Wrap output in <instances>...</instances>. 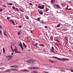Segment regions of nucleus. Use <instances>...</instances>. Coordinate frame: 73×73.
<instances>
[{
	"label": "nucleus",
	"mask_w": 73,
	"mask_h": 73,
	"mask_svg": "<svg viewBox=\"0 0 73 73\" xmlns=\"http://www.w3.org/2000/svg\"><path fill=\"white\" fill-rule=\"evenodd\" d=\"M27 62L29 63L30 64H35L36 62V61L35 60H33L32 59H31L29 60H27Z\"/></svg>",
	"instance_id": "obj_2"
},
{
	"label": "nucleus",
	"mask_w": 73,
	"mask_h": 73,
	"mask_svg": "<svg viewBox=\"0 0 73 73\" xmlns=\"http://www.w3.org/2000/svg\"><path fill=\"white\" fill-rule=\"evenodd\" d=\"M13 70H15V71H18V70H19L17 69H14V68L13 69Z\"/></svg>",
	"instance_id": "obj_17"
},
{
	"label": "nucleus",
	"mask_w": 73,
	"mask_h": 73,
	"mask_svg": "<svg viewBox=\"0 0 73 73\" xmlns=\"http://www.w3.org/2000/svg\"><path fill=\"white\" fill-rule=\"evenodd\" d=\"M18 33V35H20V33H20V32H18L17 33Z\"/></svg>",
	"instance_id": "obj_33"
},
{
	"label": "nucleus",
	"mask_w": 73,
	"mask_h": 73,
	"mask_svg": "<svg viewBox=\"0 0 73 73\" xmlns=\"http://www.w3.org/2000/svg\"><path fill=\"white\" fill-rule=\"evenodd\" d=\"M13 52H14V50H13H13H12Z\"/></svg>",
	"instance_id": "obj_52"
},
{
	"label": "nucleus",
	"mask_w": 73,
	"mask_h": 73,
	"mask_svg": "<svg viewBox=\"0 0 73 73\" xmlns=\"http://www.w3.org/2000/svg\"><path fill=\"white\" fill-rule=\"evenodd\" d=\"M44 28H48V26H44Z\"/></svg>",
	"instance_id": "obj_38"
},
{
	"label": "nucleus",
	"mask_w": 73,
	"mask_h": 73,
	"mask_svg": "<svg viewBox=\"0 0 73 73\" xmlns=\"http://www.w3.org/2000/svg\"><path fill=\"white\" fill-rule=\"evenodd\" d=\"M19 45L20 46L22 49V50H24V47L23 45H22V44H21V42H20V43L19 44Z\"/></svg>",
	"instance_id": "obj_4"
},
{
	"label": "nucleus",
	"mask_w": 73,
	"mask_h": 73,
	"mask_svg": "<svg viewBox=\"0 0 73 73\" xmlns=\"http://www.w3.org/2000/svg\"><path fill=\"white\" fill-rule=\"evenodd\" d=\"M67 40V42H68V39H66Z\"/></svg>",
	"instance_id": "obj_51"
},
{
	"label": "nucleus",
	"mask_w": 73,
	"mask_h": 73,
	"mask_svg": "<svg viewBox=\"0 0 73 73\" xmlns=\"http://www.w3.org/2000/svg\"><path fill=\"white\" fill-rule=\"evenodd\" d=\"M68 11H71V10H72V9L69 8L68 9Z\"/></svg>",
	"instance_id": "obj_36"
},
{
	"label": "nucleus",
	"mask_w": 73,
	"mask_h": 73,
	"mask_svg": "<svg viewBox=\"0 0 73 73\" xmlns=\"http://www.w3.org/2000/svg\"><path fill=\"white\" fill-rule=\"evenodd\" d=\"M0 35H3V32L2 31L0 30Z\"/></svg>",
	"instance_id": "obj_16"
},
{
	"label": "nucleus",
	"mask_w": 73,
	"mask_h": 73,
	"mask_svg": "<svg viewBox=\"0 0 73 73\" xmlns=\"http://www.w3.org/2000/svg\"><path fill=\"white\" fill-rule=\"evenodd\" d=\"M2 28V26L1 25H0V29H1Z\"/></svg>",
	"instance_id": "obj_42"
},
{
	"label": "nucleus",
	"mask_w": 73,
	"mask_h": 73,
	"mask_svg": "<svg viewBox=\"0 0 73 73\" xmlns=\"http://www.w3.org/2000/svg\"><path fill=\"white\" fill-rule=\"evenodd\" d=\"M9 21L12 22L13 24H14L15 25H16V24H15V23L14 22V21H13V20H9Z\"/></svg>",
	"instance_id": "obj_11"
},
{
	"label": "nucleus",
	"mask_w": 73,
	"mask_h": 73,
	"mask_svg": "<svg viewBox=\"0 0 73 73\" xmlns=\"http://www.w3.org/2000/svg\"><path fill=\"white\" fill-rule=\"evenodd\" d=\"M71 72H73V70H72L71 71Z\"/></svg>",
	"instance_id": "obj_56"
},
{
	"label": "nucleus",
	"mask_w": 73,
	"mask_h": 73,
	"mask_svg": "<svg viewBox=\"0 0 73 73\" xmlns=\"http://www.w3.org/2000/svg\"><path fill=\"white\" fill-rule=\"evenodd\" d=\"M7 19H8V20H9V19H10V18L9 17H7Z\"/></svg>",
	"instance_id": "obj_37"
},
{
	"label": "nucleus",
	"mask_w": 73,
	"mask_h": 73,
	"mask_svg": "<svg viewBox=\"0 0 73 73\" xmlns=\"http://www.w3.org/2000/svg\"><path fill=\"white\" fill-rule=\"evenodd\" d=\"M26 19H29V17L28 16H26Z\"/></svg>",
	"instance_id": "obj_28"
},
{
	"label": "nucleus",
	"mask_w": 73,
	"mask_h": 73,
	"mask_svg": "<svg viewBox=\"0 0 73 73\" xmlns=\"http://www.w3.org/2000/svg\"><path fill=\"white\" fill-rule=\"evenodd\" d=\"M8 5H12V3H9Z\"/></svg>",
	"instance_id": "obj_26"
},
{
	"label": "nucleus",
	"mask_w": 73,
	"mask_h": 73,
	"mask_svg": "<svg viewBox=\"0 0 73 73\" xmlns=\"http://www.w3.org/2000/svg\"><path fill=\"white\" fill-rule=\"evenodd\" d=\"M1 54V53H0V55Z\"/></svg>",
	"instance_id": "obj_62"
},
{
	"label": "nucleus",
	"mask_w": 73,
	"mask_h": 73,
	"mask_svg": "<svg viewBox=\"0 0 73 73\" xmlns=\"http://www.w3.org/2000/svg\"><path fill=\"white\" fill-rule=\"evenodd\" d=\"M2 11H3V9H0V12H2Z\"/></svg>",
	"instance_id": "obj_24"
},
{
	"label": "nucleus",
	"mask_w": 73,
	"mask_h": 73,
	"mask_svg": "<svg viewBox=\"0 0 73 73\" xmlns=\"http://www.w3.org/2000/svg\"><path fill=\"white\" fill-rule=\"evenodd\" d=\"M36 5V6H38V5H37V4H36V5Z\"/></svg>",
	"instance_id": "obj_57"
},
{
	"label": "nucleus",
	"mask_w": 73,
	"mask_h": 73,
	"mask_svg": "<svg viewBox=\"0 0 73 73\" xmlns=\"http://www.w3.org/2000/svg\"><path fill=\"white\" fill-rule=\"evenodd\" d=\"M3 53H5V48H3Z\"/></svg>",
	"instance_id": "obj_18"
},
{
	"label": "nucleus",
	"mask_w": 73,
	"mask_h": 73,
	"mask_svg": "<svg viewBox=\"0 0 73 73\" xmlns=\"http://www.w3.org/2000/svg\"><path fill=\"white\" fill-rule=\"evenodd\" d=\"M3 34L5 35V36H7V35L6 34V31H4Z\"/></svg>",
	"instance_id": "obj_13"
},
{
	"label": "nucleus",
	"mask_w": 73,
	"mask_h": 73,
	"mask_svg": "<svg viewBox=\"0 0 73 73\" xmlns=\"http://www.w3.org/2000/svg\"><path fill=\"white\" fill-rule=\"evenodd\" d=\"M11 54H13V53H12Z\"/></svg>",
	"instance_id": "obj_60"
},
{
	"label": "nucleus",
	"mask_w": 73,
	"mask_h": 73,
	"mask_svg": "<svg viewBox=\"0 0 73 73\" xmlns=\"http://www.w3.org/2000/svg\"><path fill=\"white\" fill-rule=\"evenodd\" d=\"M67 30L68 29H64V31H67Z\"/></svg>",
	"instance_id": "obj_49"
},
{
	"label": "nucleus",
	"mask_w": 73,
	"mask_h": 73,
	"mask_svg": "<svg viewBox=\"0 0 73 73\" xmlns=\"http://www.w3.org/2000/svg\"><path fill=\"white\" fill-rule=\"evenodd\" d=\"M56 41H57V42H59V41H58V40H56Z\"/></svg>",
	"instance_id": "obj_55"
},
{
	"label": "nucleus",
	"mask_w": 73,
	"mask_h": 73,
	"mask_svg": "<svg viewBox=\"0 0 73 73\" xmlns=\"http://www.w3.org/2000/svg\"><path fill=\"white\" fill-rule=\"evenodd\" d=\"M14 68H17V69H19V68L17 66H16V67H15Z\"/></svg>",
	"instance_id": "obj_41"
},
{
	"label": "nucleus",
	"mask_w": 73,
	"mask_h": 73,
	"mask_svg": "<svg viewBox=\"0 0 73 73\" xmlns=\"http://www.w3.org/2000/svg\"><path fill=\"white\" fill-rule=\"evenodd\" d=\"M55 5L56 7L58 8H60V7L59 6V5L57 4H55Z\"/></svg>",
	"instance_id": "obj_10"
},
{
	"label": "nucleus",
	"mask_w": 73,
	"mask_h": 73,
	"mask_svg": "<svg viewBox=\"0 0 73 73\" xmlns=\"http://www.w3.org/2000/svg\"><path fill=\"white\" fill-rule=\"evenodd\" d=\"M55 0H51L50 1V2L51 3H52V4H53L54 3H55Z\"/></svg>",
	"instance_id": "obj_9"
},
{
	"label": "nucleus",
	"mask_w": 73,
	"mask_h": 73,
	"mask_svg": "<svg viewBox=\"0 0 73 73\" xmlns=\"http://www.w3.org/2000/svg\"><path fill=\"white\" fill-rule=\"evenodd\" d=\"M32 67H31V68H30V69H32Z\"/></svg>",
	"instance_id": "obj_61"
},
{
	"label": "nucleus",
	"mask_w": 73,
	"mask_h": 73,
	"mask_svg": "<svg viewBox=\"0 0 73 73\" xmlns=\"http://www.w3.org/2000/svg\"><path fill=\"white\" fill-rule=\"evenodd\" d=\"M30 5H31V6H32L33 5L31 3H30Z\"/></svg>",
	"instance_id": "obj_40"
},
{
	"label": "nucleus",
	"mask_w": 73,
	"mask_h": 73,
	"mask_svg": "<svg viewBox=\"0 0 73 73\" xmlns=\"http://www.w3.org/2000/svg\"><path fill=\"white\" fill-rule=\"evenodd\" d=\"M16 9L17 11H19V9H18V8H16Z\"/></svg>",
	"instance_id": "obj_30"
},
{
	"label": "nucleus",
	"mask_w": 73,
	"mask_h": 73,
	"mask_svg": "<svg viewBox=\"0 0 73 73\" xmlns=\"http://www.w3.org/2000/svg\"><path fill=\"white\" fill-rule=\"evenodd\" d=\"M18 26L19 27V28H22V27L21 26H20V25H18Z\"/></svg>",
	"instance_id": "obj_32"
},
{
	"label": "nucleus",
	"mask_w": 73,
	"mask_h": 73,
	"mask_svg": "<svg viewBox=\"0 0 73 73\" xmlns=\"http://www.w3.org/2000/svg\"><path fill=\"white\" fill-rule=\"evenodd\" d=\"M65 39H66V40L68 39V38H67V37H66V36L65 37Z\"/></svg>",
	"instance_id": "obj_44"
},
{
	"label": "nucleus",
	"mask_w": 73,
	"mask_h": 73,
	"mask_svg": "<svg viewBox=\"0 0 73 73\" xmlns=\"http://www.w3.org/2000/svg\"><path fill=\"white\" fill-rule=\"evenodd\" d=\"M61 25H60V24H58L57 25V27H60Z\"/></svg>",
	"instance_id": "obj_22"
},
{
	"label": "nucleus",
	"mask_w": 73,
	"mask_h": 73,
	"mask_svg": "<svg viewBox=\"0 0 73 73\" xmlns=\"http://www.w3.org/2000/svg\"><path fill=\"white\" fill-rule=\"evenodd\" d=\"M6 72H9V69L7 70H6Z\"/></svg>",
	"instance_id": "obj_27"
},
{
	"label": "nucleus",
	"mask_w": 73,
	"mask_h": 73,
	"mask_svg": "<svg viewBox=\"0 0 73 73\" xmlns=\"http://www.w3.org/2000/svg\"><path fill=\"white\" fill-rule=\"evenodd\" d=\"M61 71H62V72H65V71H64L63 70H62Z\"/></svg>",
	"instance_id": "obj_50"
},
{
	"label": "nucleus",
	"mask_w": 73,
	"mask_h": 73,
	"mask_svg": "<svg viewBox=\"0 0 73 73\" xmlns=\"http://www.w3.org/2000/svg\"><path fill=\"white\" fill-rule=\"evenodd\" d=\"M35 45L36 46H37V45H38V43H36L35 44Z\"/></svg>",
	"instance_id": "obj_23"
},
{
	"label": "nucleus",
	"mask_w": 73,
	"mask_h": 73,
	"mask_svg": "<svg viewBox=\"0 0 73 73\" xmlns=\"http://www.w3.org/2000/svg\"><path fill=\"white\" fill-rule=\"evenodd\" d=\"M33 45H34V46H35V44H33Z\"/></svg>",
	"instance_id": "obj_58"
},
{
	"label": "nucleus",
	"mask_w": 73,
	"mask_h": 73,
	"mask_svg": "<svg viewBox=\"0 0 73 73\" xmlns=\"http://www.w3.org/2000/svg\"><path fill=\"white\" fill-rule=\"evenodd\" d=\"M49 61H50V62H52V63L54 62V61H51V60H49Z\"/></svg>",
	"instance_id": "obj_39"
},
{
	"label": "nucleus",
	"mask_w": 73,
	"mask_h": 73,
	"mask_svg": "<svg viewBox=\"0 0 73 73\" xmlns=\"http://www.w3.org/2000/svg\"><path fill=\"white\" fill-rule=\"evenodd\" d=\"M50 50H51V51L53 52V53H54V51L53 50H52L50 49Z\"/></svg>",
	"instance_id": "obj_34"
},
{
	"label": "nucleus",
	"mask_w": 73,
	"mask_h": 73,
	"mask_svg": "<svg viewBox=\"0 0 73 73\" xmlns=\"http://www.w3.org/2000/svg\"><path fill=\"white\" fill-rule=\"evenodd\" d=\"M53 58H54L55 59H57L58 60H60V61H68V60H69V59H67L65 58H58L56 56H53L52 57Z\"/></svg>",
	"instance_id": "obj_1"
},
{
	"label": "nucleus",
	"mask_w": 73,
	"mask_h": 73,
	"mask_svg": "<svg viewBox=\"0 0 73 73\" xmlns=\"http://www.w3.org/2000/svg\"><path fill=\"white\" fill-rule=\"evenodd\" d=\"M38 13H40V15H42V14H43V12H42V10H40V11H39Z\"/></svg>",
	"instance_id": "obj_7"
},
{
	"label": "nucleus",
	"mask_w": 73,
	"mask_h": 73,
	"mask_svg": "<svg viewBox=\"0 0 73 73\" xmlns=\"http://www.w3.org/2000/svg\"><path fill=\"white\" fill-rule=\"evenodd\" d=\"M23 45L24 47L25 48H27V46L25 44L24 42L23 43Z\"/></svg>",
	"instance_id": "obj_8"
},
{
	"label": "nucleus",
	"mask_w": 73,
	"mask_h": 73,
	"mask_svg": "<svg viewBox=\"0 0 73 73\" xmlns=\"http://www.w3.org/2000/svg\"><path fill=\"white\" fill-rule=\"evenodd\" d=\"M8 58L7 60L8 61H10V60L11 59V56H8Z\"/></svg>",
	"instance_id": "obj_6"
},
{
	"label": "nucleus",
	"mask_w": 73,
	"mask_h": 73,
	"mask_svg": "<svg viewBox=\"0 0 73 73\" xmlns=\"http://www.w3.org/2000/svg\"><path fill=\"white\" fill-rule=\"evenodd\" d=\"M41 23H42V24H43V23H44V21H41Z\"/></svg>",
	"instance_id": "obj_46"
},
{
	"label": "nucleus",
	"mask_w": 73,
	"mask_h": 73,
	"mask_svg": "<svg viewBox=\"0 0 73 73\" xmlns=\"http://www.w3.org/2000/svg\"><path fill=\"white\" fill-rule=\"evenodd\" d=\"M49 11V9H46V12H47V11Z\"/></svg>",
	"instance_id": "obj_31"
},
{
	"label": "nucleus",
	"mask_w": 73,
	"mask_h": 73,
	"mask_svg": "<svg viewBox=\"0 0 73 73\" xmlns=\"http://www.w3.org/2000/svg\"><path fill=\"white\" fill-rule=\"evenodd\" d=\"M33 73H37V71H33L32 72Z\"/></svg>",
	"instance_id": "obj_21"
},
{
	"label": "nucleus",
	"mask_w": 73,
	"mask_h": 73,
	"mask_svg": "<svg viewBox=\"0 0 73 73\" xmlns=\"http://www.w3.org/2000/svg\"><path fill=\"white\" fill-rule=\"evenodd\" d=\"M40 20V18H38L37 19V20L38 21H39Z\"/></svg>",
	"instance_id": "obj_20"
},
{
	"label": "nucleus",
	"mask_w": 73,
	"mask_h": 73,
	"mask_svg": "<svg viewBox=\"0 0 73 73\" xmlns=\"http://www.w3.org/2000/svg\"><path fill=\"white\" fill-rule=\"evenodd\" d=\"M20 11H21V12H24L23 11L21 10H20Z\"/></svg>",
	"instance_id": "obj_47"
},
{
	"label": "nucleus",
	"mask_w": 73,
	"mask_h": 73,
	"mask_svg": "<svg viewBox=\"0 0 73 73\" xmlns=\"http://www.w3.org/2000/svg\"><path fill=\"white\" fill-rule=\"evenodd\" d=\"M39 45H40V46H43L44 47V45L43 44H39Z\"/></svg>",
	"instance_id": "obj_15"
},
{
	"label": "nucleus",
	"mask_w": 73,
	"mask_h": 73,
	"mask_svg": "<svg viewBox=\"0 0 73 73\" xmlns=\"http://www.w3.org/2000/svg\"><path fill=\"white\" fill-rule=\"evenodd\" d=\"M51 48L53 50H54V48H53V47H52Z\"/></svg>",
	"instance_id": "obj_29"
},
{
	"label": "nucleus",
	"mask_w": 73,
	"mask_h": 73,
	"mask_svg": "<svg viewBox=\"0 0 73 73\" xmlns=\"http://www.w3.org/2000/svg\"><path fill=\"white\" fill-rule=\"evenodd\" d=\"M12 8L13 9H15V7H14V6H13L12 7Z\"/></svg>",
	"instance_id": "obj_35"
},
{
	"label": "nucleus",
	"mask_w": 73,
	"mask_h": 73,
	"mask_svg": "<svg viewBox=\"0 0 73 73\" xmlns=\"http://www.w3.org/2000/svg\"><path fill=\"white\" fill-rule=\"evenodd\" d=\"M33 69H39V68L38 67H33Z\"/></svg>",
	"instance_id": "obj_12"
},
{
	"label": "nucleus",
	"mask_w": 73,
	"mask_h": 73,
	"mask_svg": "<svg viewBox=\"0 0 73 73\" xmlns=\"http://www.w3.org/2000/svg\"><path fill=\"white\" fill-rule=\"evenodd\" d=\"M38 7L39 8H40V9H44V5H42L41 6H38Z\"/></svg>",
	"instance_id": "obj_3"
},
{
	"label": "nucleus",
	"mask_w": 73,
	"mask_h": 73,
	"mask_svg": "<svg viewBox=\"0 0 73 73\" xmlns=\"http://www.w3.org/2000/svg\"><path fill=\"white\" fill-rule=\"evenodd\" d=\"M11 50H13V48H11Z\"/></svg>",
	"instance_id": "obj_59"
},
{
	"label": "nucleus",
	"mask_w": 73,
	"mask_h": 73,
	"mask_svg": "<svg viewBox=\"0 0 73 73\" xmlns=\"http://www.w3.org/2000/svg\"><path fill=\"white\" fill-rule=\"evenodd\" d=\"M13 70V68H11L9 70V71H12V70Z\"/></svg>",
	"instance_id": "obj_25"
},
{
	"label": "nucleus",
	"mask_w": 73,
	"mask_h": 73,
	"mask_svg": "<svg viewBox=\"0 0 73 73\" xmlns=\"http://www.w3.org/2000/svg\"><path fill=\"white\" fill-rule=\"evenodd\" d=\"M27 38V39H28V38H29V37L28 36H27V37H26Z\"/></svg>",
	"instance_id": "obj_53"
},
{
	"label": "nucleus",
	"mask_w": 73,
	"mask_h": 73,
	"mask_svg": "<svg viewBox=\"0 0 73 73\" xmlns=\"http://www.w3.org/2000/svg\"><path fill=\"white\" fill-rule=\"evenodd\" d=\"M11 68H15V66H11Z\"/></svg>",
	"instance_id": "obj_43"
},
{
	"label": "nucleus",
	"mask_w": 73,
	"mask_h": 73,
	"mask_svg": "<svg viewBox=\"0 0 73 73\" xmlns=\"http://www.w3.org/2000/svg\"><path fill=\"white\" fill-rule=\"evenodd\" d=\"M21 72H29V70H27V69H24L23 70H21Z\"/></svg>",
	"instance_id": "obj_5"
},
{
	"label": "nucleus",
	"mask_w": 73,
	"mask_h": 73,
	"mask_svg": "<svg viewBox=\"0 0 73 73\" xmlns=\"http://www.w3.org/2000/svg\"><path fill=\"white\" fill-rule=\"evenodd\" d=\"M11 57H11H13V56L11 55V56H10Z\"/></svg>",
	"instance_id": "obj_54"
},
{
	"label": "nucleus",
	"mask_w": 73,
	"mask_h": 73,
	"mask_svg": "<svg viewBox=\"0 0 73 73\" xmlns=\"http://www.w3.org/2000/svg\"><path fill=\"white\" fill-rule=\"evenodd\" d=\"M68 7H69V6H67V7L65 9H66V11L68 10Z\"/></svg>",
	"instance_id": "obj_19"
},
{
	"label": "nucleus",
	"mask_w": 73,
	"mask_h": 73,
	"mask_svg": "<svg viewBox=\"0 0 73 73\" xmlns=\"http://www.w3.org/2000/svg\"><path fill=\"white\" fill-rule=\"evenodd\" d=\"M10 47L11 48H12V46L11 45V46H10Z\"/></svg>",
	"instance_id": "obj_48"
},
{
	"label": "nucleus",
	"mask_w": 73,
	"mask_h": 73,
	"mask_svg": "<svg viewBox=\"0 0 73 73\" xmlns=\"http://www.w3.org/2000/svg\"><path fill=\"white\" fill-rule=\"evenodd\" d=\"M33 32V31H32V30H31V33H32Z\"/></svg>",
	"instance_id": "obj_45"
},
{
	"label": "nucleus",
	"mask_w": 73,
	"mask_h": 73,
	"mask_svg": "<svg viewBox=\"0 0 73 73\" xmlns=\"http://www.w3.org/2000/svg\"><path fill=\"white\" fill-rule=\"evenodd\" d=\"M14 50L15 51V52L16 53H21V52H18L17 50H15V49H14Z\"/></svg>",
	"instance_id": "obj_14"
}]
</instances>
